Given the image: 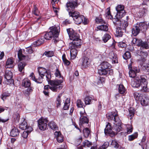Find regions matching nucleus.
I'll list each match as a JSON object with an SVG mask.
<instances>
[{"mask_svg": "<svg viewBox=\"0 0 149 149\" xmlns=\"http://www.w3.org/2000/svg\"><path fill=\"white\" fill-rule=\"evenodd\" d=\"M74 20L75 23L77 24H79L82 22L84 24H86L88 23L87 19L82 15H79L77 18H74Z\"/></svg>", "mask_w": 149, "mask_h": 149, "instance_id": "obj_11", "label": "nucleus"}, {"mask_svg": "<svg viewBox=\"0 0 149 149\" xmlns=\"http://www.w3.org/2000/svg\"><path fill=\"white\" fill-rule=\"evenodd\" d=\"M134 97L136 101H138L140 100L142 98V96H143L144 94H142L137 92H135L134 93Z\"/></svg>", "mask_w": 149, "mask_h": 149, "instance_id": "obj_35", "label": "nucleus"}, {"mask_svg": "<svg viewBox=\"0 0 149 149\" xmlns=\"http://www.w3.org/2000/svg\"><path fill=\"white\" fill-rule=\"evenodd\" d=\"M105 15L106 17L109 19H111L113 18L111 14L110 9L109 8H107Z\"/></svg>", "mask_w": 149, "mask_h": 149, "instance_id": "obj_49", "label": "nucleus"}, {"mask_svg": "<svg viewBox=\"0 0 149 149\" xmlns=\"http://www.w3.org/2000/svg\"><path fill=\"white\" fill-rule=\"evenodd\" d=\"M19 132L17 128L15 127H13L10 131V135L13 137L19 135Z\"/></svg>", "mask_w": 149, "mask_h": 149, "instance_id": "obj_23", "label": "nucleus"}, {"mask_svg": "<svg viewBox=\"0 0 149 149\" xmlns=\"http://www.w3.org/2000/svg\"><path fill=\"white\" fill-rule=\"evenodd\" d=\"M92 145V143L87 140H85L83 143V146L84 147H85L86 146L87 147H89Z\"/></svg>", "mask_w": 149, "mask_h": 149, "instance_id": "obj_54", "label": "nucleus"}, {"mask_svg": "<svg viewBox=\"0 0 149 149\" xmlns=\"http://www.w3.org/2000/svg\"><path fill=\"white\" fill-rule=\"evenodd\" d=\"M142 49H144V48H141V49H140V50H138L137 53L138 55L141 56V60L143 61H144L145 58L148 55V53L147 52L144 51L143 50H142Z\"/></svg>", "mask_w": 149, "mask_h": 149, "instance_id": "obj_15", "label": "nucleus"}, {"mask_svg": "<svg viewBox=\"0 0 149 149\" xmlns=\"http://www.w3.org/2000/svg\"><path fill=\"white\" fill-rule=\"evenodd\" d=\"M55 38L54 36L52 34V33L50 31L46 33L45 34L44 39L47 40H49L52 38Z\"/></svg>", "mask_w": 149, "mask_h": 149, "instance_id": "obj_33", "label": "nucleus"}, {"mask_svg": "<svg viewBox=\"0 0 149 149\" xmlns=\"http://www.w3.org/2000/svg\"><path fill=\"white\" fill-rule=\"evenodd\" d=\"M55 137L58 143H61L63 141V137L59 131H56L54 133Z\"/></svg>", "mask_w": 149, "mask_h": 149, "instance_id": "obj_19", "label": "nucleus"}, {"mask_svg": "<svg viewBox=\"0 0 149 149\" xmlns=\"http://www.w3.org/2000/svg\"><path fill=\"white\" fill-rule=\"evenodd\" d=\"M32 13L36 16H39L40 12L39 11L38 8L36 5H34L32 11Z\"/></svg>", "mask_w": 149, "mask_h": 149, "instance_id": "obj_42", "label": "nucleus"}, {"mask_svg": "<svg viewBox=\"0 0 149 149\" xmlns=\"http://www.w3.org/2000/svg\"><path fill=\"white\" fill-rule=\"evenodd\" d=\"M31 85L30 80L28 78L24 79L22 81V86L25 88L30 87Z\"/></svg>", "mask_w": 149, "mask_h": 149, "instance_id": "obj_27", "label": "nucleus"}, {"mask_svg": "<svg viewBox=\"0 0 149 149\" xmlns=\"http://www.w3.org/2000/svg\"><path fill=\"white\" fill-rule=\"evenodd\" d=\"M133 128L132 126L130 125H128L127 129V133L129 134L132 132Z\"/></svg>", "mask_w": 149, "mask_h": 149, "instance_id": "obj_59", "label": "nucleus"}, {"mask_svg": "<svg viewBox=\"0 0 149 149\" xmlns=\"http://www.w3.org/2000/svg\"><path fill=\"white\" fill-rule=\"evenodd\" d=\"M147 84L146 79L144 77L141 76L140 79L137 77L134 79L133 81H132L131 84L134 87L140 88L141 91L146 92L148 91Z\"/></svg>", "mask_w": 149, "mask_h": 149, "instance_id": "obj_2", "label": "nucleus"}, {"mask_svg": "<svg viewBox=\"0 0 149 149\" xmlns=\"http://www.w3.org/2000/svg\"><path fill=\"white\" fill-rule=\"evenodd\" d=\"M69 48L70 49L71 58L72 59H73L76 57L77 55L78 52L77 48L69 47Z\"/></svg>", "mask_w": 149, "mask_h": 149, "instance_id": "obj_18", "label": "nucleus"}, {"mask_svg": "<svg viewBox=\"0 0 149 149\" xmlns=\"http://www.w3.org/2000/svg\"><path fill=\"white\" fill-rule=\"evenodd\" d=\"M14 61V60L12 58H9L8 59L6 65V68H12L13 67V63Z\"/></svg>", "mask_w": 149, "mask_h": 149, "instance_id": "obj_25", "label": "nucleus"}, {"mask_svg": "<svg viewBox=\"0 0 149 149\" xmlns=\"http://www.w3.org/2000/svg\"><path fill=\"white\" fill-rule=\"evenodd\" d=\"M66 6L67 9V10L68 11L70 10H73L76 8H77L78 6L76 3H74L71 1L67 2L66 4Z\"/></svg>", "mask_w": 149, "mask_h": 149, "instance_id": "obj_17", "label": "nucleus"}, {"mask_svg": "<svg viewBox=\"0 0 149 149\" xmlns=\"http://www.w3.org/2000/svg\"><path fill=\"white\" fill-rule=\"evenodd\" d=\"M13 76V73L11 71H6L4 75L5 78L9 83H11L13 82V80L12 79Z\"/></svg>", "mask_w": 149, "mask_h": 149, "instance_id": "obj_16", "label": "nucleus"}, {"mask_svg": "<svg viewBox=\"0 0 149 149\" xmlns=\"http://www.w3.org/2000/svg\"><path fill=\"white\" fill-rule=\"evenodd\" d=\"M108 73V70L100 67L98 70V73L100 75H106Z\"/></svg>", "mask_w": 149, "mask_h": 149, "instance_id": "obj_38", "label": "nucleus"}, {"mask_svg": "<svg viewBox=\"0 0 149 149\" xmlns=\"http://www.w3.org/2000/svg\"><path fill=\"white\" fill-rule=\"evenodd\" d=\"M50 31L51 32L52 34L54 36L55 38L58 37L60 32V27L59 26H55L51 27L49 28Z\"/></svg>", "mask_w": 149, "mask_h": 149, "instance_id": "obj_13", "label": "nucleus"}, {"mask_svg": "<svg viewBox=\"0 0 149 149\" xmlns=\"http://www.w3.org/2000/svg\"><path fill=\"white\" fill-rule=\"evenodd\" d=\"M126 44L125 43L122 42H120L118 43V46L119 47L121 48L124 47L126 46Z\"/></svg>", "mask_w": 149, "mask_h": 149, "instance_id": "obj_62", "label": "nucleus"}, {"mask_svg": "<svg viewBox=\"0 0 149 149\" xmlns=\"http://www.w3.org/2000/svg\"><path fill=\"white\" fill-rule=\"evenodd\" d=\"M138 136V134L135 133L133 134L130 135L128 136V140L130 141H132L136 138Z\"/></svg>", "mask_w": 149, "mask_h": 149, "instance_id": "obj_52", "label": "nucleus"}, {"mask_svg": "<svg viewBox=\"0 0 149 149\" xmlns=\"http://www.w3.org/2000/svg\"><path fill=\"white\" fill-rule=\"evenodd\" d=\"M43 54L48 57H51L53 55L54 53L52 51H49L45 52Z\"/></svg>", "mask_w": 149, "mask_h": 149, "instance_id": "obj_55", "label": "nucleus"}, {"mask_svg": "<svg viewBox=\"0 0 149 149\" xmlns=\"http://www.w3.org/2000/svg\"><path fill=\"white\" fill-rule=\"evenodd\" d=\"M70 99L67 98L64 103V105L63 107V109L64 110H67L68 109L70 105Z\"/></svg>", "mask_w": 149, "mask_h": 149, "instance_id": "obj_40", "label": "nucleus"}, {"mask_svg": "<svg viewBox=\"0 0 149 149\" xmlns=\"http://www.w3.org/2000/svg\"><path fill=\"white\" fill-rule=\"evenodd\" d=\"M108 118L109 120H113L116 123L115 125L113 126V130L118 132L122 130V127L121 120H120L118 112L116 111H112L108 113Z\"/></svg>", "mask_w": 149, "mask_h": 149, "instance_id": "obj_1", "label": "nucleus"}, {"mask_svg": "<svg viewBox=\"0 0 149 149\" xmlns=\"http://www.w3.org/2000/svg\"><path fill=\"white\" fill-rule=\"evenodd\" d=\"M141 98V100L139 101L140 102L141 104L144 106H147L149 102L148 97L146 95H144L143 96H142V98Z\"/></svg>", "mask_w": 149, "mask_h": 149, "instance_id": "obj_24", "label": "nucleus"}, {"mask_svg": "<svg viewBox=\"0 0 149 149\" xmlns=\"http://www.w3.org/2000/svg\"><path fill=\"white\" fill-rule=\"evenodd\" d=\"M135 109L134 108L130 107L129 109V115L130 119H131L135 113Z\"/></svg>", "mask_w": 149, "mask_h": 149, "instance_id": "obj_41", "label": "nucleus"}, {"mask_svg": "<svg viewBox=\"0 0 149 149\" xmlns=\"http://www.w3.org/2000/svg\"><path fill=\"white\" fill-rule=\"evenodd\" d=\"M121 28L120 27H119L117 28L116 30L115 36L117 37H121L123 34V32L122 31Z\"/></svg>", "mask_w": 149, "mask_h": 149, "instance_id": "obj_34", "label": "nucleus"}, {"mask_svg": "<svg viewBox=\"0 0 149 149\" xmlns=\"http://www.w3.org/2000/svg\"><path fill=\"white\" fill-rule=\"evenodd\" d=\"M118 90L119 93L121 94L124 93L126 91L125 88L122 84L119 85Z\"/></svg>", "mask_w": 149, "mask_h": 149, "instance_id": "obj_44", "label": "nucleus"}, {"mask_svg": "<svg viewBox=\"0 0 149 149\" xmlns=\"http://www.w3.org/2000/svg\"><path fill=\"white\" fill-rule=\"evenodd\" d=\"M81 39H78L77 40H73L72 42L69 43V47H74L79 48L80 47L81 45Z\"/></svg>", "mask_w": 149, "mask_h": 149, "instance_id": "obj_14", "label": "nucleus"}, {"mask_svg": "<svg viewBox=\"0 0 149 149\" xmlns=\"http://www.w3.org/2000/svg\"><path fill=\"white\" fill-rule=\"evenodd\" d=\"M33 89L31 87H28L27 89L24 90L23 93L26 96H28L32 92Z\"/></svg>", "mask_w": 149, "mask_h": 149, "instance_id": "obj_43", "label": "nucleus"}, {"mask_svg": "<svg viewBox=\"0 0 149 149\" xmlns=\"http://www.w3.org/2000/svg\"><path fill=\"white\" fill-rule=\"evenodd\" d=\"M77 105L78 107H83L84 104L80 100H78L77 101Z\"/></svg>", "mask_w": 149, "mask_h": 149, "instance_id": "obj_56", "label": "nucleus"}, {"mask_svg": "<svg viewBox=\"0 0 149 149\" xmlns=\"http://www.w3.org/2000/svg\"><path fill=\"white\" fill-rule=\"evenodd\" d=\"M101 68L108 70L111 68V65L107 62H103L100 65Z\"/></svg>", "mask_w": 149, "mask_h": 149, "instance_id": "obj_32", "label": "nucleus"}, {"mask_svg": "<svg viewBox=\"0 0 149 149\" xmlns=\"http://www.w3.org/2000/svg\"><path fill=\"white\" fill-rule=\"evenodd\" d=\"M54 75L56 77L58 78H61L62 79H61L63 81V77L61 74V72L58 68L56 69V70L54 73Z\"/></svg>", "mask_w": 149, "mask_h": 149, "instance_id": "obj_39", "label": "nucleus"}, {"mask_svg": "<svg viewBox=\"0 0 149 149\" xmlns=\"http://www.w3.org/2000/svg\"><path fill=\"white\" fill-rule=\"evenodd\" d=\"M89 58L87 56L83 57L81 59L82 65L84 68H86L88 66L90 65Z\"/></svg>", "mask_w": 149, "mask_h": 149, "instance_id": "obj_21", "label": "nucleus"}, {"mask_svg": "<svg viewBox=\"0 0 149 149\" xmlns=\"http://www.w3.org/2000/svg\"><path fill=\"white\" fill-rule=\"evenodd\" d=\"M27 125L25 120L19 125V128L22 130H26L27 128Z\"/></svg>", "mask_w": 149, "mask_h": 149, "instance_id": "obj_46", "label": "nucleus"}, {"mask_svg": "<svg viewBox=\"0 0 149 149\" xmlns=\"http://www.w3.org/2000/svg\"><path fill=\"white\" fill-rule=\"evenodd\" d=\"M148 27L147 25L145 22L138 23L133 26L132 32L134 36H136L140 33V31H144Z\"/></svg>", "mask_w": 149, "mask_h": 149, "instance_id": "obj_4", "label": "nucleus"}, {"mask_svg": "<svg viewBox=\"0 0 149 149\" xmlns=\"http://www.w3.org/2000/svg\"><path fill=\"white\" fill-rule=\"evenodd\" d=\"M45 41L44 37H41L37 40L34 42L31 45L32 46L36 47L39 46L44 43Z\"/></svg>", "mask_w": 149, "mask_h": 149, "instance_id": "obj_20", "label": "nucleus"}, {"mask_svg": "<svg viewBox=\"0 0 149 149\" xmlns=\"http://www.w3.org/2000/svg\"><path fill=\"white\" fill-rule=\"evenodd\" d=\"M26 51L29 54H31L33 52V51L31 47L26 48Z\"/></svg>", "mask_w": 149, "mask_h": 149, "instance_id": "obj_64", "label": "nucleus"}, {"mask_svg": "<svg viewBox=\"0 0 149 149\" xmlns=\"http://www.w3.org/2000/svg\"><path fill=\"white\" fill-rule=\"evenodd\" d=\"M124 6L121 5H118L116 7V10L117 11V14L115 16V17L113 19V23L118 24L119 22H117L118 18H122L125 15V12L124 9Z\"/></svg>", "mask_w": 149, "mask_h": 149, "instance_id": "obj_5", "label": "nucleus"}, {"mask_svg": "<svg viewBox=\"0 0 149 149\" xmlns=\"http://www.w3.org/2000/svg\"><path fill=\"white\" fill-rule=\"evenodd\" d=\"M111 144L112 147L117 148L118 147L119 145L116 141L115 140H112L111 141Z\"/></svg>", "mask_w": 149, "mask_h": 149, "instance_id": "obj_51", "label": "nucleus"}, {"mask_svg": "<svg viewBox=\"0 0 149 149\" xmlns=\"http://www.w3.org/2000/svg\"><path fill=\"white\" fill-rule=\"evenodd\" d=\"M83 132L84 137L86 138L88 137L90 131L88 128H86L83 130Z\"/></svg>", "mask_w": 149, "mask_h": 149, "instance_id": "obj_45", "label": "nucleus"}, {"mask_svg": "<svg viewBox=\"0 0 149 149\" xmlns=\"http://www.w3.org/2000/svg\"><path fill=\"white\" fill-rule=\"evenodd\" d=\"M131 56V54L130 52L128 51L126 52L123 55V58L125 60L130 58Z\"/></svg>", "mask_w": 149, "mask_h": 149, "instance_id": "obj_50", "label": "nucleus"}, {"mask_svg": "<svg viewBox=\"0 0 149 149\" xmlns=\"http://www.w3.org/2000/svg\"><path fill=\"white\" fill-rule=\"evenodd\" d=\"M130 76L132 78L136 76V74L135 71L132 70H130L129 72Z\"/></svg>", "mask_w": 149, "mask_h": 149, "instance_id": "obj_57", "label": "nucleus"}, {"mask_svg": "<svg viewBox=\"0 0 149 149\" xmlns=\"http://www.w3.org/2000/svg\"><path fill=\"white\" fill-rule=\"evenodd\" d=\"M128 17V16L126 17L127 19L126 20H124V21L123 20L122 21L121 20V19L122 18H118V20L117 21V22H119V23L118 24H116L115 23H113L118 26H120V28H122L123 30H124L128 25V24L127 21Z\"/></svg>", "mask_w": 149, "mask_h": 149, "instance_id": "obj_12", "label": "nucleus"}, {"mask_svg": "<svg viewBox=\"0 0 149 149\" xmlns=\"http://www.w3.org/2000/svg\"><path fill=\"white\" fill-rule=\"evenodd\" d=\"M102 24L101 25L98 26L97 27V29L103 31H107L108 30V24L105 22Z\"/></svg>", "mask_w": 149, "mask_h": 149, "instance_id": "obj_28", "label": "nucleus"}, {"mask_svg": "<svg viewBox=\"0 0 149 149\" xmlns=\"http://www.w3.org/2000/svg\"><path fill=\"white\" fill-rule=\"evenodd\" d=\"M62 95V93H60L56 97V103L57 105L56 107H59L61 105V98Z\"/></svg>", "mask_w": 149, "mask_h": 149, "instance_id": "obj_36", "label": "nucleus"}, {"mask_svg": "<svg viewBox=\"0 0 149 149\" xmlns=\"http://www.w3.org/2000/svg\"><path fill=\"white\" fill-rule=\"evenodd\" d=\"M109 146V143L108 142H106L104 143V144L101 146V147L103 149H106Z\"/></svg>", "mask_w": 149, "mask_h": 149, "instance_id": "obj_63", "label": "nucleus"}, {"mask_svg": "<svg viewBox=\"0 0 149 149\" xmlns=\"http://www.w3.org/2000/svg\"><path fill=\"white\" fill-rule=\"evenodd\" d=\"M111 38V36L108 34H105L102 37V40L105 43Z\"/></svg>", "mask_w": 149, "mask_h": 149, "instance_id": "obj_48", "label": "nucleus"}, {"mask_svg": "<svg viewBox=\"0 0 149 149\" xmlns=\"http://www.w3.org/2000/svg\"><path fill=\"white\" fill-rule=\"evenodd\" d=\"M96 22L97 23H101V24H103V23L105 22L102 19L99 18H96Z\"/></svg>", "mask_w": 149, "mask_h": 149, "instance_id": "obj_60", "label": "nucleus"}, {"mask_svg": "<svg viewBox=\"0 0 149 149\" xmlns=\"http://www.w3.org/2000/svg\"><path fill=\"white\" fill-rule=\"evenodd\" d=\"M48 121L47 119L40 118L38 120V127L40 130H45L47 128V123Z\"/></svg>", "mask_w": 149, "mask_h": 149, "instance_id": "obj_9", "label": "nucleus"}, {"mask_svg": "<svg viewBox=\"0 0 149 149\" xmlns=\"http://www.w3.org/2000/svg\"><path fill=\"white\" fill-rule=\"evenodd\" d=\"M80 117L79 125L81 126L84 123H88V119L87 117V115L84 110L80 112Z\"/></svg>", "mask_w": 149, "mask_h": 149, "instance_id": "obj_8", "label": "nucleus"}, {"mask_svg": "<svg viewBox=\"0 0 149 149\" xmlns=\"http://www.w3.org/2000/svg\"><path fill=\"white\" fill-rule=\"evenodd\" d=\"M18 56L19 59L20 60L25 59L26 57V56L22 54L21 49H20L18 51Z\"/></svg>", "mask_w": 149, "mask_h": 149, "instance_id": "obj_47", "label": "nucleus"}, {"mask_svg": "<svg viewBox=\"0 0 149 149\" xmlns=\"http://www.w3.org/2000/svg\"><path fill=\"white\" fill-rule=\"evenodd\" d=\"M108 56L111 59L113 63H118L117 55L113 52H111L109 53Z\"/></svg>", "mask_w": 149, "mask_h": 149, "instance_id": "obj_22", "label": "nucleus"}, {"mask_svg": "<svg viewBox=\"0 0 149 149\" xmlns=\"http://www.w3.org/2000/svg\"><path fill=\"white\" fill-rule=\"evenodd\" d=\"M62 59L64 64L66 65H69L70 63V62L67 60L65 58V54L62 56Z\"/></svg>", "mask_w": 149, "mask_h": 149, "instance_id": "obj_53", "label": "nucleus"}, {"mask_svg": "<svg viewBox=\"0 0 149 149\" xmlns=\"http://www.w3.org/2000/svg\"><path fill=\"white\" fill-rule=\"evenodd\" d=\"M39 75L41 77H43L45 74L46 73V77L47 80H50L51 76L50 72L47 71L46 69L44 68H40L38 70Z\"/></svg>", "mask_w": 149, "mask_h": 149, "instance_id": "obj_10", "label": "nucleus"}, {"mask_svg": "<svg viewBox=\"0 0 149 149\" xmlns=\"http://www.w3.org/2000/svg\"><path fill=\"white\" fill-rule=\"evenodd\" d=\"M132 42L133 44H136L138 46L141 47L140 49L141 48H144L146 49H147L148 48L147 43L146 42H143L141 40L134 38L132 40Z\"/></svg>", "mask_w": 149, "mask_h": 149, "instance_id": "obj_6", "label": "nucleus"}, {"mask_svg": "<svg viewBox=\"0 0 149 149\" xmlns=\"http://www.w3.org/2000/svg\"><path fill=\"white\" fill-rule=\"evenodd\" d=\"M43 77H42V78L40 77V78L39 77L38 78H36L34 81L38 83H41L42 82V79H43Z\"/></svg>", "mask_w": 149, "mask_h": 149, "instance_id": "obj_61", "label": "nucleus"}, {"mask_svg": "<svg viewBox=\"0 0 149 149\" xmlns=\"http://www.w3.org/2000/svg\"><path fill=\"white\" fill-rule=\"evenodd\" d=\"M146 11V10L143 8H141L139 11V15L140 17L143 16L145 13Z\"/></svg>", "mask_w": 149, "mask_h": 149, "instance_id": "obj_58", "label": "nucleus"}, {"mask_svg": "<svg viewBox=\"0 0 149 149\" xmlns=\"http://www.w3.org/2000/svg\"><path fill=\"white\" fill-rule=\"evenodd\" d=\"M112 128L111 127V124L109 123H108L104 129V132L105 134H110L112 132Z\"/></svg>", "mask_w": 149, "mask_h": 149, "instance_id": "obj_26", "label": "nucleus"}, {"mask_svg": "<svg viewBox=\"0 0 149 149\" xmlns=\"http://www.w3.org/2000/svg\"><path fill=\"white\" fill-rule=\"evenodd\" d=\"M26 64L22 62H20L18 64V69L19 71L21 72H23L24 70V68Z\"/></svg>", "mask_w": 149, "mask_h": 149, "instance_id": "obj_31", "label": "nucleus"}, {"mask_svg": "<svg viewBox=\"0 0 149 149\" xmlns=\"http://www.w3.org/2000/svg\"><path fill=\"white\" fill-rule=\"evenodd\" d=\"M47 80L51 85V86L49 85L45 86L44 87V90H48L49 88L52 91L56 92L58 89L62 88V86H61V84L63 82L62 80H55L53 81L50 80Z\"/></svg>", "mask_w": 149, "mask_h": 149, "instance_id": "obj_3", "label": "nucleus"}, {"mask_svg": "<svg viewBox=\"0 0 149 149\" xmlns=\"http://www.w3.org/2000/svg\"><path fill=\"white\" fill-rule=\"evenodd\" d=\"M94 100L93 96H87L84 99V102L86 105H89L92 103L91 101L93 100Z\"/></svg>", "mask_w": 149, "mask_h": 149, "instance_id": "obj_30", "label": "nucleus"}, {"mask_svg": "<svg viewBox=\"0 0 149 149\" xmlns=\"http://www.w3.org/2000/svg\"><path fill=\"white\" fill-rule=\"evenodd\" d=\"M68 12L70 16L73 17V19L74 18H77L80 15V13L78 12L73 11V10H70Z\"/></svg>", "mask_w": 149, "mask_h": 149, "instance_id": "obj_29", "label": "nucleus"}, {"mask_svg": "<svg viewBox=\"0 0 149 149\" xmlns=\"http://www.w3.org/2000/svg\"><path fill=\"white\" fill-rule=\"evenodd\" d=\"M48 125L52 130H56L58 129L56 124L53 121L49 122L48 124Z\"/></svg>", "mask_w": 149, "mask_h": 149, "instance_id": "obj_37", "label": "nucleus"}, {"mask_svg": "<svg viewBox=\"0 0 149 149\" xmlns=\"http://www.w3.org/2000/svg\"><path fill=\"white\" fill-rule=\"evenodd\" d=\"M67 31L70 40H73L80 39L79 38L80 37L79 35L77 33L74 32V31H73L72 29H67Z\"/></svg>", "mask_w": 149, "mask_h": 149, "instance_id": "obj_7", "label": "nucleus"}]
</instances>
